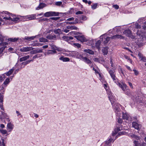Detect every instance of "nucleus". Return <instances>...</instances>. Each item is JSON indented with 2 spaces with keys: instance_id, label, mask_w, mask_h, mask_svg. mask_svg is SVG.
<instances>
[{
  "instance_id": "22",
  "label": "nucleus",
  "mask_w": 146,
  "mask_h": 146,
  "mask_svg": "<svg viewBox=\"0 0 146 146\" xmlns=\"http://www.w3.org/2000/svg\"><path fill=\"white\" fill-rule=\"evenodd\" d=\"M35 38V36H32L31 37L26 36L24 38H23V40H26L28 41H30L32 40H33Z\"/></svg>"
},
{
  "instance_id": "33",
  "label": "nucleus",
  "mask_w": 146,
  "mask_h": 146,
  "mask_svg": "<svg viewBox=\"0 0 146 146\" xmlns=\"http://www.w3.org/2000/svg\"><path fill=\"white\" fill-rule=\"evenodd\" d=\"M14 70L13 69H11L8 72L5 73V74L7 76H9L13 72Z\"/></svg>"
},
{
  "instance_id": "59",
  "label": "nucleus",
  "mask_w": 146,
  "mask_h": 146,
  "mask_svg": "<svg viewBox=\"0 0 146 146\" xmlns=\"http://www.w3.org/2000/svg\"><path fill=\"white\" fill-rule=\"evenodd\" d=\"M83 13V12L81 11H79L76 12V15L82 14Z\"/></svg>"
},
{
  "instance_id": "2",
  "label": "nucleus",
  "mask_w": 146,
  "mask_h": 146,
  "mask_svg": "<svg viewBox=\"0 0 146 146\" xmlns=\"http://www.w3.org/2000/svg\"><path fill=\"white\" fill-rule=\"evenodd\" d=\"M4 40L2 37H0V41H1V42L0 43V46L1 47L0 48V54L3 51L6 47V45L8 44L7 42H3Z\"/></svg>"
},
{
  "instance_id": "10",
  "label": "nucleus",
  "mask_w": 146,
  "mask_h": 146,
  "mask_svg": "<svg viewBox=\"0 0 146 146\" xmlns=\"http://www.w3.org/2000/svg\"><path fill=\"white\" fill-rule=\"evenodd\" d=\"M103 35L100 36V38H102V41H103V42L104 44H107L109 41L110 39L111 38V37H107L105 38V36L103 38Z\"/></svg>"
},
{
  "instance_id": "16",
  "label": "nucleus",
  "mask_w": 146,
  "mask_h": 146,
  "mask_svg": "<svg viewBox=\"0 0 146 146\" xmlns=\"http://www.w3.org/2000/svg\"><path fill=\"white\" fill-rule=\"evenodd\" d=\"M46 6V4L43 3H40L39 5L36 8V10H38L40 9H42Z\"/></svg>"
},
{
  "instance_id": "7",
  "label": "nucleus",
  "mask_w": 146,
  "mask_h": 146,
  "mask_svg": "<svg viewBox=\"0 0 146 146\" xmlns=\"http://www.w3.org/2000/svg\"><path fill=\"white\" fill-rule=\"evenodd\" d=\"M34 48L30 47H23L20 49V50L22 52H26L33 50Z\"/></svg>"
},
{
  "instance_id": "8",
  "label": "nucleus",
  "mask_w": 146,
  "mask_h": 146,
  "mask_svg": "<svg viewBox=\"0 0 146 146\" xmlns=\"http://www.w3.org/2000/svg\"><path fill=\"white\" fill-rule=\"evenodd\" d=\"M75 37L78 40L81 42H83L87 41L86 39L83 36H75Z\"/></svg>"
},
{
  "instance_id": "32",
  "label": "nucleus",
  "mask_w": 146,
  "mask_h": 146,
  "mask_svg": "<svg viewBox=\"0 0 146 146\" xmlns=\"http://www.w3.org/2000/svg\"><path fill=\"white\" fill-rule=\"evenodd\" d=\"M121 125H120V126L117 127L115 129V131L116 133L122 130V127Z\"/></svg>"
},
{
  "instance_id": "34",
  "label": "nucleus",
  "mask_w": 146,
  "mask_h": 146,
  "mask_svg": "<svg viewBox=\"0 0 146 146\" xmlns=\"http://www.w3.org/2000/svg\"><path fill=\"white\" fill-rule=\"evenodd\" d=\"M120 28L121 27L120 26H116L113 29V30L114 31L118 32L121 31L120 30Z\"/></svg>"
},
{
  "instance_id": "5",
  "label": "nucleus",
  "mask_w": 146,
  "mask_h": 146,
  "mask_svg": "<svg viewBox=\"0 0 146 146\" xmlns=\"http://www.w3.org/2000/svg\"><path fill=\"white\" fill-rule=\"evenodd\" d=\"M109 73L113 81L115 82L117 78L115 76V71L114 70H110L109 71Z\"/></svg>"
},
{
  "instance_id": "27",
  "label": "nucleus",
  "mask_w": 146,
  "mask_h": 146,
  "mask_svg": "<svg viewBox=\"0 0 146 146\" xmlns=\"http://www.w3.org/2000/svg\"><path fill=\"white\" fill-rule=\"evenodd\" d=\"M13 125L11 123H9L7 124V127L9 129V131H11L13 129Z\"/></svg>"
},
{
  "instance_id": "1",
  "label": "nucleus",
  "mask_w": 146,
  "mask_h": 146,
  "mask_svg": "<svg viewBox=\"0 0 146 146\" xmlns=\"http://www.w3.org/2000/svg\"><path fill=\"white\" fill-rule=\"evenodd\" d=\"M137 35L139 37V41H144L146 39V33L145 32H141L138 31L137 32Z\"/></svg>"
},
{
  "instance_id": "43",
  "label": "nucleus",
  "mask_w": 146,
  "mask_h": 146,
  "mask_svg": "<svg viewBox=\"0 0 146 146\" xmlns=\"http://www.w3.org/2000/svg\"><path fill=\"white\" fill-rule=\"evenodd\" d=\"M63 37L64 39L66 38L67 40H72L74 38L71 36L68 37L67 36H64Z\"/></svg>"
},
{
  "instance_id": "64",
  "label": "nucleus",
  "mask_w": 146,
  "mask_h": 146,
  "mask_svg": "<svg viewBox=\"0 0 146 146\" xmlns=\"http://www.w3.org/2000/svg\"><path fill=\"white\" fill-rule=\"evenodd\" d=\"M134 143L135 144V145L134 146H139L137 144L138 141H135L134 142Z\"/></svg>"
},
{
  "instance_id": "19",
  "label": "nucleus",
  "mask_w": 146,
  "mask_h": 146,
  "mask_svg": "<svg viewBox=\"0 0 146 146\" xmlns=\"http://www.w3.org/2000/svg\"><path fill=\"white\" fill-rule=\"evenodd\" d=\"M84 51L90 54L93 55L94 54V52L93 51L89 49H84Z\"/></svg>"
},
{
  "instance_id": "23",
  "label": "nucleus",
  "mask_w": 146,
  "mask_h": 146,
  "mask_svg": "<svg viewBox=\"0 0 146 146\" xmlns=\"http://www.w3.org/2000/svg\"><path fill=\"white\" fill-rule=\"evenodd\" d=\"M29 57L30 56L29 55H27L25 56H23L22 58H20L19 59V60L21 62L23 61H25L28 59L29 58Z\"/></svg>"
},
{
  "instance_id": "20",
  "label": "nucleus",
  "mask_w": 146,
  "mask_h": 146,
  "mask_svg": "<svg viewBox=\"0 0 146 146\" xmlns=\"http://www.w3.org/2000/svg\"><path fill=\"white\" fill-rule=\"evenodd\" d=\"M109 48L108 46L104 47L102 49V51L104 55H106L108 53V49Z\"/></svg>"
},
{
  "instance_id": "47",
  "label": "nucleus",
  "mask_w": 146,
  "mask_h": 146,
  "mask_svg": "<svg viewBox=\"0 0 146 146\" xmlns=\"http://www.w3.org/2000/svg\"><path fill=\"white\" fill-rule=\"evenodd\" d=\"M120 72H121L123 76H125V70H123V69L121 67L120 68Z\"/></svg>"
},
{
  "instance_id": "3",
  "label": "nucleus",
  "mask_w": 146,
  "mask_h": 146,
  "mask_svg": "<svg viewBox=\"0 0 146 146\" xmlns=\"http://www.w3.org/2000/svg\"><path fill=\"white\" fill-rule=\"evenodd\" d=\"M59 13L54 11H49L46 12L44 14L45 17H49L51 16H59Z\"/></svg>"
},
{
  "instance_id": "55",
  "label": "nucleus",
  "mask_w": 146,
  "mask_h": 146,
  "mask_svg": "<svg viewBox=\"0 0 146 146\" xmlns=\"http://www.w3.org/2000/svg\"><path fill=\"white\" fill-rule=\"evenodd\" d=\"M122 122H123L122 120L120 118H119L118 119V122L119 123L121 124L122 123Z\"/></svg>"
},
{
  "instance_id": "41",
  "label": "nucleus",
  "mask_w": 146,
  "mask_h": 146,
  "mask_svg": "<svg viewBox=\"0 0 146 146\" xmlns=\"http://www.w3.org/2000/svg\"><path fill=\"white\" fill-rule=\"evenodd\" d=\"M73 45L74 47H77L78 48H80L81 46V44L79 43H74Z\"/></svg>"
},
{
  "instance_id": "53",
  "label": "nucleus",
  "mask_w": 146,
  "mask_h": 146,
  "mask_svg": "<svg viewBox=\"0 0 146 146\" xmlns=\"http://www.w3.org/2000/svg\"><path fill=\"white\" fill-rule=\"evenodd\" d=\"M138 56L139 57V58L141 59L143 57V55L140 53H139Z\"/></svg>"
},
{
  "instance_id": "31",
  "label": "nucleus",
  "mask_w": 146,
  "mask_h": 146,
  "mask_svg": "<svg viewBox=\"0 0 146 146\" xmlns=\"http://www.w3.org/2000/svg\"><path fill=\"white\" fill-rule=\"evenodd\" d=\"M122 117L123 119L128 120L129 118V116L126 113L122 112Z\"/></svg>"
},
{
  "instance_id": "44",
  "label": "nucleus",
  "mask_w": 146,
  "mask_h": 146,
  "mask_svg": "<svg viewBox=\"0 0 146 146\" xmlns=\"http://www.w3.org/2000/svg\"><path fill=\"white\" fill-rule=\"evenodd\" d=\"M0 131L2 134H5L7 133V131L5 130L0 129Z\"/></svg>"
},
{
  "instance_id": "12",
  "label": "nucleus",
  "mask_w": 146,
  "mask_h": 146,
  "mask_svg": "<svg viewBox=\"0 0 146 146\" xmlns=\"http://www.w3.org/2000/svg\"><path fill=\"white\" fill-rule=\"evenodd\" d=\"M111 39H115L120 38V39H124V37L122 36L121 35H115L111 37Z\"/></svg>"
},
{
  "instance_id": "21",
  "label": "nucleus",
  "mask_w": 146,
  "mask_h": 146,
  "mask_svg": "<svg viewBox=\"0 0 146 146\" xmlns=\"http://www.w3.org/2000/svg\"><path fill=\"white\" fill-rule=\"evenodd\" d=\"M124 34H125L127 36H129L131 33V31L129 29L125 30L123 32Z\"/></svg>"
},
{
  "instance_id": "11",
  "label": "nucleus",
  "mask_w": 146,
  "mask_h": 146,
  "mask_svg": "<svg viewBox=\"0 0 146 146\" xmlns=\"http://www.w3.org/2000/svg\"><path fill=\"white\" fill-rule=\"evenodd\" d=\"M1 115H0V120H1V121L4 120V119L5 118L6 119H8L7 117V116L6 113H5L1 111Z\"/></svg>"
},
{
  "instance_id": "40",
  "label": "nucleus",
  "mask_w": 146,
  "mask_h": 146,
  "mask_svg": "<svg viewBox=\"0 0 146 146\" xmlns=\"http://www.w3.org/2000/svg\"><path fill=\"white\" fill-rule=\"evenodd\" d=\"M41 56V55L40 54H36L33 57V59L32 60H33L35 59L40 57Z\"/></svg>"
},
{
  "instance_id": "14",
  "label": "nucleus",
  "mask_w": 146,
  "mask_h": 146,
  "mask_svg": "<svg viewBox=\"0 0 146 146\" xmlns=\"http://www.w3.org/2000/svg\"><path fill=\"white\" fill-rule=\"evenodd\" d=\"M46 38L50 40H56V36L55 35H52L49 34L46 36Z\"/></svg>"
},
{
  "instance_id": "61",
  "label": "nucleus",
  "mask_w": 146,
  "mask_h": 146,
  "mask_svg": "<svg viewBox=\"0 0 146 146\" xmlns=\"http://www.w3.org/2000/svg\"><path fill=\"white\" fill-rule=\"evenodd\" d=\"M47 20V19L46 18H43L41 19H40L39 21V22H40L42 21H45Z\"/></svg>"
},
{
  "instance_id": "18",
  "label": "nucleus",
  "mask_w": 146,
  "mask_h": 146,
  "mask_svg": "<svg viewBox=\"0 0 146 146\" xmlns=\"http://www.w3.org/2000/svg\"><path fill=\"white\" fill-rule=\"evenodd\" d=\"M132 126L138 131L139 130V124L135 122H133L132 123Z\"/></svg>"
},
{
  "instance_id": "52",
  "label": "nucleus",
  "mask_w": 146,
  "mask_h": 146,
  "mask_svg": "<svg viewBox=\"0 0 146 146\" xmlns=\"http://www.w3.org/2000/svg\"><path fill=\"white\" fill-rule=\"evenodd\" d=\"M137 44L139 46H141L143 45V43L142 42H137Z\"/></svg>"
},
{
  "instance_id": "50",
  "label": "nucleus",
  "mask_w": 146,
  "mask_h": 146,
  "mask_svg": "<svg viewBox=\"0 0 146 146\" xmlns=\"http://www.w3.org/2000/svg\"><path fill=\"white\" fill-rule=\"evenodd\" d=\"M62 2L61 1H58L55 4L57 6H60L62 4Z\"/></svg>"
},
{
  "instance_id": "49",
  "label": "nucleus",
  "mask_w": 146,
  "mask_h": 146,
  "mask_svg": "<svg viewBox=\"0 0 146 146\" xmlns=\"http://www.w3.org/2000/svg\"><path fill=\"white\" fill-rule=\"evenodd\" d=\"M112 6L113 8H114L116 9H118L119 8V6L117 5H113Z\"/></svg>"
},
{
  "instance_id": "60",
  "label": "nucleus",
  "mask_w": 146,
  "mask_h": 146,
  "mask_svg": "<svg viewBox=\"0 0 146 146\" xmlns=\"http://www.w3.org/2000/svg\"><path fill=\"white\" fill-rule=\"evenodd\" d=\"M74 20V18L73 17L69 18L67 19V21H73Z\"/></svg>"
},
{
  "instance_id": "26",
  "label": "nucleus",
  "mask_w": 146,
  "mask_h": 146,
  "mask_svg": "<svg viewBox=\"0 0 146 146\" xmlns=\"http://www.w3.org/2000/svg\"><path fill=\"white\" fill-rule=\"evenodd\" d=\"M66 28L68 29H70L71 30H77L78 29L77 27L74 25L68 26H67Z\"/></svg>"
},
{
  "instance_id": "6",
  "label": "nucleus",
  "mask_w": 146,
  "mask_h": 146,
  "mask_svg": "<svg viewBox=\"0 0 146 146\" xmlns=\"http://www.w3.org/2000/svg\"><path fill=\"white\" fill-rule=\"evenodd\" d=\"M72 56L74 57H76V58L81 59V58L82 55L80 54V53L75 51H73L72 52Z\"/></svg>"
},
{
  "instance_id": "25",
  "label": "nucleus",
  "mask_w": 146,
  "mask_h": 146,
  "mask_svg": "<svg viewBox=\"0 0 146 146\" xmlns=\"http://www.w3.org/2000/svg\"><path fill=\"white\" fill-rule=\"evenodd\" d=\"M78 18H79V20H81V21L82 20L85 21L87 19L86 17L82 15L78 16Z\"/></svg>"
},
{
  "instance_id": "39",
  "label": "nucleus",
  "mask_w": 146,
  "mask_h": 146,
  "mask_svg": "<svg viewBox=\"0 0 146 146\" xmlns=\"http://www.w3.org/2000/svg\"><path fill=\"white\" fill-rule=\"evenodd\" d=\"M51 49H53L52 50H48V52H52L53 53H56L57 52L55 49H54V48L53 46H51Z\"/></svg>"
},
{
  "instance_id": "56",
  "label": "nucleus",
  "mask_w": 146,
  "mask_h": 146,
  "mask_svg": "<svg viewBox=\"0 0 146 146\" xmlns=\"http://www.w3.org/2000/svg\"><path fill=\"white\" fill-rule=\"evenodd\" d=\"M3 96H0V102L3 104Z\"/></svg>"
},
{
  "instance_id": "54",
  "label": "nucleus",
  "mask_w": 146,
  "mask_h": 146,
  "mask_svg": "<svg viewBox=\"0 0 146 146\" xmlns=\"http://www.w3.org/2000/svg\"><path fill=\"white\" fill-rule=\"evenodd\" d=\"M118 86L120 87L124 91V87L121 84L119 83L118 84Z\"/></svg>"
},
{
  "instance_id": "45",
  "label": "nucleus",
  "mask_w": 146,
  "mask_h": 146,
  "mask_svg": "<svg viewBox=\"0 0 146 146\" xmlns=\"http://www.w3.org/2000/svg\"><path fill=\"white\" fill-rule=\"evenodd\" d=\"M135 28L137 29H140L141 28V26L137 23H135Z\"/></svg>"
},
{
  "instance_id": "30",
  "label": "nucleus",
  "mask_w": 146,
  "mask_h": 146,
  "mask_svg": "<svg viewBox=\"0 0 146 146\" xmlns=\"http://www.w3.org/2000/svg\"><path fill=\"white\" fill-rule=\"evenodd\" d=\"M75 24H79L80 23H83V22L81 20H79V18H78V16H77V18H76L75 19V21H74Z\"/></svg>"
},
{
  "instance_id": "4",
  "label": "nucleus",
  "mask_w": 146,
  "mask_h": 146,
  "mask_svg": "<svg viewBox=\"0 0 146 146\" xmlns=\"http://www.w3.org/2000/svg\"><path fill=\"white\" fill-rule=\"evenodd\" d=\"M109 99L110 100V102H111V104L112 105L114 109H115V111L117 113V115L118 114H120V111L121 110L118 107H117V106H115V104H116L115 102L114 101H112L111 100L110 98L109 97Z\"/></svg>"
},
{
  "instance_id": "17",
  "label": "nucleus",
  "mask_w": 146,
  "mask_h": 146,
  "mask_svg": "<svg viewBox=\"0 0 146 146\" xmlns=\"http://www.w3.org/2000/svg\"><path fill=\"white\" fill-rule=\"evenodd\" d=\"M42 52V49H37L36 50H33L31 52V54H34L36 53H41Z\"/></svg>"
},
{
  "instance_id": "63",
  "label": "nucleus",
  "mask_w": 146,
  "mask_h": 146,
  "mask_svg": "<svg viewBox=\"0 0 146 146\" xmlns=\"http://www.w3.org/2000/svg\"><path fill=\"white\" fill-rule=\"evenodd\" d=\"M93 70L95 71L96 73L98 74H99V72L96 69H95L94 67L93 68Z\"/></svg>"
},
{
  "instance_id": "58",
  "label": "nucleus",
  "mask_w": 146,
  "mask_h": 146,
  "mask_svg": "<svg viewBox=\"0 0 146 146\" xmlns=\"http://www.w3.org/2000/svg\"><path fill=\"white\" fill-rule=\"evenodd\" d=\"M125 94L128 96H129L130 95V92L128 91H125Z\"/></svg>"
},
{
  "instance_id": "51",
  "label": "nucleus",
  "mask_w": 146,
  "mask_h": 146,
  "mask_svg": "<svg viewBox=\"0 0 146 146\" xmlns=\"http://www.w3.org/2000/svg\"><path fill=\"white\" fill-rule=\"evenodd\" d=\"M133 71L134 72L135 75L137 76L139 74V72L135 69H133Z\"/></svg>"
},
{
  "instance_id": "28",
  "label": "nucleus",
  "mask_w": 146,
  "mask_h": 146,
  "mask_svg": "<svg viewBox=\"0 0 146 146\" xmlns=\"http://www.w3.org/2000/svg\"><path fill=\"white\" fill-rule=\"evenodd\" d=\"M53 31L55 34L59 35L61 32V31L60 29H58L53 30Z\"/></svg>"
},
{
  "instance_id": "42",
  "label": "nucleus",
  "mask_w": 146,
  "mask_h": 146,
  "mask_svg": "<svg viewBox=\"0 0 146 146\" xmlns=\"http://www.w3.org/2000/svg\"><path fill=\"white\" fill-rule=\"evenodd\" d=\"M125 132L124 131H121L119 132L117 136H117H119L121 135H123L125 134Z\"/></svg>"
},
{
  "instance_id": "13",
  "label": "nucleus",
  "mask_w": 146,
  "mask_h": 146,
  "mask_svg": "<svg viewBox=\"0 0 146 146\" xmlns=\"http://www.w3.org/2000/svg\"><path fill=\"white\" fill-rule=\"evenodd\" d=\"M35 15H31L25 16V18L29 20H34L36 19Z\"/></svg>"
},
{
  "instance_id": "57",
  "label": "nucleus",
  "mask_w": 146,
  "mask_h": 146,
  "mask_svg": "<svg viewBox=\"0 0 146 146\" xmlns=\"http://www.w3.org/2000/svg\"><path fill=\"white\" fill-rule=\"evenodd\" d=\"M128 37L131 38L132 39H134L135 38V36L132 34V33Z\"/></svg>"
},
{
  "instance_id": "62",
  "label": "nucleus",
  "mask_w": 146,
  "mask_h": 146,
  "mask_svg": "<svg viewBox=\"0 0 146 146\" xmlns=\"http://www.w3.org/2000/svg\"><path fill=\"white\" fill-rule=\"evenodd\" d=\"M141 60L143 62H146V58L145 57H143L141 59Z\"/></svg>"
},
{
  "instance_id": "46",
  "label": "nucleus",
  "mask_w": 146,
  "mask_h": 146,
  "mask_svg": "<svg viewBox=\"0 0 146 146\" xmlns=\"http://www.w3.org/2000/svg\"><path fill=\"white\" fill-rule=\"evenodd\" d=\"M98 6V4L97 3H95L92 6V8L93 9H95L97 7V6Z\"/></svg>"
},
{
  "instance_id": "9",
  "label": "nucleus",
  "mask_w": 146,
  "mask_h": 146,
  "mask_svg": "<svg viewBox=\"0 0 146 146\" xmlns=\"http://www.w3.org/2000/svg\"><path fill=\"white\" fill-rule=\"evenodd\" d=\"M81 59L88 64H91L92 63L91 61L89 58L87 57H84L82 55Z\"/></svg>"
},
{
  "instance_id": "36",
  "label": "nucleus",
  "mask_w": 146,
  "mask_h": 146,
  "mask_svg": "<svg viewBox=\"0 0 146 146\" xmlns=\"http://www.w3.org/2000/svg\"><path fill=\"white\" fill-rule=\"evenodd\" d=\"M101 43V41L100 40L98 41L96 43V46L97 48H100V46Z\"/></svg>"
},
{
  "instance_id": "38",
  "label": "nucleus",
  "mask_w": 146,
  "mask_h": 146,
  "mask_svg": "<svg viewBox=\"0 0 146 146\" xmlns=\"http://www.w3.org/2000/svg\"><path fill=\"white\" fill-rule=\"evenodd\" d=\"M10 82V79L9 78H7L4 82L3 84L4 85H7Z\"/></svg>"
},
{
  "instance_id": "48",
  "label": "nucleus",
  "mask_w": 146,
  "mask_h": 146,
  "mask_svg": "<svg viewBox=\"0 0 146 146\" xmlns=\"http://www.w3.org/2000/svg\"><path fill=\"white\" fill-rule=\"evenodd\" d=\"M60 18L59 17H52L50 18V19L54 20L56 21Z\"/></svg>"
},
{
  "instance_id": "37",
  "label": "nucleus",
  "mask_w": 146,
  "mask_h": 146,
  "mask_svg": "<svg viewBox=\"0 0 146 146\" xmlns=\"http://www.w3.org/2000/svg\"><path fill=\"white\" fill-rule=\"evenodd\" d=\"M39 41L41 42H46L48 41V40L46 39L42 38L39 39Z\"/></svg>"
},
{
  "instance_id": "15",
  "label": "nucleus",
  "mask_w": 146,
  "mask_h": 146,
  "mask_svg": "<svg viewBox=\"0 0 146 146\" xmlns=\"http://www.w3.org/2000/svg\"><path fill=\"white\" fill-rule=\"evenodd\" d=\"M3 19H6L7 20H11L14 21H17L19 20V19L18 17L13 18V19H12L10 17H4Z\"/></svg>"
},
{
  "instance_id": "24",
  "label": "nucleus",
  "mask_w": 146,
  "mask_h": 146,
  "mask_svg": "<svg viewBox=\"0 0 146 146\" xmlns=\"http://www.w3.org/2000/svg\"><path fill=\"white\" fill-rule=\"evenodd\" d=\"M59 60H62L63 62H68L70 61V59L67 57H64L63 56H61L59 58Z\"/></svg>"
},
{
  "instance_id": "29",
  "label": "nucleus",
  "mask_w": 146,
  "mask_h": 146,
  "mask_svg": "<svg viewBox=\"0 0 146 146\" xmlns=\"http://www.w3.org/2000/svg\"><path fill=\"white\" fill-rule=\"evenodd\" d=\"M19 39V38H9L8 40L11 42H16Z\"/></svg>"
},
{
  "instance_id": "35",
  "label": "nucleus",
  "mask_w": 146,
  "mask_h": 146,
  "mask_svg": "<svg viewBox=\"0 0 146 146\" xmlns=\"http://www.w3.org/2000/svg\"><path fill=\"white\" fill-rule=\"evenodd\" d=\"M31 61H33V60H28L27 61L25 62H23L22 63V64L23 65H26L27 64H29L31 62Z\"/></svg>"
}]
</instances>
